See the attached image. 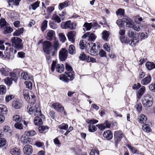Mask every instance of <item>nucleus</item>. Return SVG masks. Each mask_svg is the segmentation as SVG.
<instances>
[{"mask_svg":"<svg viewBox=\"0 0 155 155\" xmlns=\"http://www.w3.org/2000/svg\"><path fill=\"white\" fill-rule=\"evenodd\" d=\"M49 24L50 27L52 29H54L57 28V24L53 21H49Z\"/></svg>","mask_w":155,"mask_h":155,"instance_id":"55","label":"nucleus"},{"mask_svg":"<svg viewBox=\"0 0 155 155\" xmlns=\"http://www.w3.org/2000/svg\"><path fill=\"white\" fill-rule=\"evenodd\" d=\"M42 43L44 51L47 54L51 53L52 54L53 47L51 43L48 41H43Z\"/></svg>","mask_w":155,"mask_h":155,"instance_id":"6","label":"nucleus"},{"mask_svg":"<svg viewBox=\"0 0 155 155\" xmlns=\"http://www.w3.org/2000/svg\"><path fill=\"white\" fill-rule=\"evenodd\" d=\"M76 32L74 31H71L68 32L67 34L68 39H75Z\"/></svg>","mask_w":155,"mask_h":155,"instance_id":"30","label":"nucleus"},{"mask_svg":"<svg viewBox=\"0 0 155 155\" xmlns=\"http://www.w3.org/2000/svg\"><path fill=\"white\" fill-rule=\"evenodd\" d=\"M68 125L67 124L63 123L59 125L58 127V128L60 130H66L68 129Z\"/></svg>","mask_w":155,"mask_h":155,"instance_id":"48","label":"nucleus"},{"mask_svg":"<svg viewBox=\"0 0 155 155\" xmlns=\"http://www.w3.org/2000/svg\"><path fill=\"white\" fill-rule=\"evenodd\" d=\"M97 128L94 125H89L88 127V130L91 132H94L97 130Z\"/></svg>","mask_w":155,"mask_h":155,"instance_id":"49","label":"nucleus"},{"mask_svg":"<svg viewBox=\"0 0 155 155\" xmlns=\"http://www.w3.org/2000/svg\"><path fill=\"white\" fill-rule=\"evenodd\" d=\"M49 129L48 127L47 126H40L38 128L39 131L41 133L46 131Z\"/></svg>","mask_w":155,"mask_h":155,"instance_id":"51","label":"nucleus"},{"mask_svg":"<svg viewBox=\"0 0 155 155\" xmlns=\"http://www.w3.org/2000/svg\"><path fill=\"white\" fill-rule=\"evenodd\" d=\"M18 78V76L16 74H13L11 75V78L7 77L5 79V81L7 84H10L12 83V81H15L17 80Z\"/></svg>","mask_w":155,"mask_h":155,"instance_id":"13","label":"nucleus"},{"mask_svg":"<svg viewBox=\"0 0 155 155\" xmlns=\"http://www.w3.org/2000/svg\"><path fill=\"white\" fill-rule=\"evenodd\" d=\"M15 127L18 129L21 130L23 128V125L22 124L20 123L19 122L16 123L14 125Z\"/></svg>","mask_w":155,"mask_h":155,"instance_id":"57","label":"nucleus"},{"mask_svg":"<svg viewBox=\"0 0 155 155\" xmlns=\"http://www.w3.org/2000/svg\"><path fill=\"white\" fill-rule=\"evenodd\" d=\"M55 31L53 30H49L47 33V37L49 38V39H57L55 37Z\"/></svg>","mask_w":155,"mask_h":155,"instance_id":"29","label":"nucleus"},{"mask_svg":"<svg viewBox=\"0 0 155 155\" xmlns=\"http://www.w3.org/2000/svg\"><path fill=\"white\" fill-rule=\"evenodd\" d=\"M77 25L74 22H71L70 20L61 23V27L63 29H69L70 30H74L76 28Z\"/></svg>","mask_w":155,"mask_h":155,"instance_id":"5","label":"nucleus"},{"mask_svg":"<svg viewBox=\"0 0 155 155\" xmlns=\"http://www.w3.org/2000/svg\"><path fill=\"white\" fill-rule=\"evenodd\" d=\"M13 120L15 121L16 123L20 122L21 120L20 116L18 115H15L13 117Z\"/></svg>","mask_w":155,"mask_h":155,"instance_id":"58","label":"nucleus"},{"mask_svg":"<svg viewBox=\"0 0 155 155\" xmlns=\"http://www.w3.org/2000/svg\"><path fill=\"white\" fill-rule=\"evenodd\" d=\"M87 123L89 124L90 125H92L97 123L98 122L97 120L94 119H88L86 120Z\"/></svg>","mask_w":155,"mask_h":155,"instance_id":"50","label":"nucleus"},{"mask_svg":"<svg viewBox=\"0 0 155 155\" xmlns=\"http://www.w3.org/2000/svg\"><path fill=\"white\" fill-rule=\"evenodd\" d=\"M23 96L25 99L29 103L34 104L35 102V96L28 90L23 91Z\"/></svg>","mask_w":155,"mask_h":155,"instance_id":"3","label":"nucleus"},{"mask_svg":"<svg viewBox=\"0 0 155 155\" xmlns=\"http://www.w3.org/2000/svg\"><path fill=\"white\" fill-rule=\"evenodd\" d=\"M149 89L153 92H155V82L152 83L149 86Z\"/></svg>","mask_w":155,"mask_h":155,"instance_id":"62","label":"nucleus"},{"mask_svg":"<svg viewBox=\"0 0 155 155\" xmlns=\"http://www.w3.org/2000/svg\"><path fill=\"white\" fill-rule=\"evenodd\" d=\"M51 19L52 20L54 21L55 22L58 23H60L61 21V18L56 13L53 15Z\"/></svg>","mask_w":155,"mask_h":155,"instance_id":"27","label":"nucleus"},{"mask_svg":"<svg viewBox=\"0 0 155 155\" xmlns=\"http://www.w3.org/2000/svg\"><path fill=\"white\" fill-rule=\"evenodd\" d=\"M40 2L39 1H37L34 2L31 5V8L33 10H35L36 9L39 7Z\"/></svg>","mask_w":155,"mask_h":155,"instance_id":"44","label":"nucleus"},{"mask_svg":"<svg viewBox=\"0 0 155 155\" xmlns=\"http://www.w3.org/2000/svg\"><path fill=\"white\" fill-rule=\"evenodd\" d=\"M68 50L69 53L71 54L74 55L75 54V49L73 45H71L69 46Z\"/></svg>","mask_w":155,"mask_h":155,"instance_id":"39","label":"nucleus"},{"mask_svg":"<svg viewBox=\"0 0 155 155\" xmlns=\"http://www.w3.org/2000/svg\"><path fill=\"white\" fill-rule=\"evenodd\" d=\"M23 152L25 154L30 155L33 152L32 147L29 145H27L25 146L23 148Z\"/></svg>","mask_w":155,"mask_h":155,"instance_id":"12","label":"nucleus"},{"mask_svg":"<svg viewBox=\"0 0 155 155\" xmlns=\"http://www.w3.org/2000/svg\"><path fill=\"white\" fill-rule=\"evenodd\" d=\"M68 54L67 50L65 48H62L59 52V56L60 59L61 61H64L67 59Z\"/></svg>","mask_w":155,"mask_h":155,"instance_id":"8","label":"nucleus"},{"mask_svg":"<svg viewBox=\"0 0 155 155\" xmlns=\"http://www.w3.org/2000/svg\"><path fill=\"white\" fill-rule=\"evenodd\" d=\"M4 34H9L12 32L13 30V29L10 27L7 26L5 27L4 28Z\"/></svg>","mask_w":155,"mask_h":155,"instance_id":"43","label":"nucleus"},{"mask_svg":"<svg viewBox=\"0 0 155 155\" xmlns=\"http://www.w3.org/2000/svg\"><path fill=\"white\" fill-rule=\"evenodd\" d=\"M87 58L88 56H87L84 52L81 53L79 56L80 59L81 60H87Z\"/></svg>","mask_w":155,"mask_h":155,"instance_id":"54","label":"nucleus"},{"mask_svg":"<svg viewBox=\"0 0 155 155\" xmlns=\"http://www.w3.org/2000/svg\"><path fill=\"white\" fill-rule=\"evenodd\" d=\"M6 91V87L3 85H0V94L3 95L5 93Z\"/></svg>","mask_w":155,"mask_h":155,"instance_id":"52","label":"nucleus"},{"mask_svg":"<svg viewBox=\"0 0 155 155\" xmlns=\"http://www.w3.org/2000/svg\"><path fill=\"white\" fill-rule=\"evenodd\" d=\"M103 47L104 49L107 52H110V46L107 43L105 44L104 46Z\"/></svg>","mask_w":155,"mask_h":155,"instance_id":"60","label":"nucleus"},{"mask_svg":"<svg viewBox=\"0 0 155 155\" xmlns=\"http://www.w3.org/2000/svg\"><path fill=\"white\" fill-rule=\"evenodd\" d=\"M52 107L55 110L59 111H63L64 110V107L59 103H54L52 104Z\"/></svg>","mask_w":155,"mask_h":155,"instance_id":"16","label":"nucleus"},{"mask_svg":"<svg viewBox=\"0 0 155 155\" xmlns=\"http://www.w3.org/2000/svg\"><path fill=\"white\" fill-rule=\"evenodd\" d=\"M7 111V108L5 105L0 104V113L2 114H6Z\"/></svg>","mask_w":155,"mask_h":155,"instance_id":"40","label":"nucleus"},{"mask_svg":"<svg viewBox=\"0 0 155 155\" xmlns=\"http://www.w3.org/2000/svg\"><path fill=\"white\" fill-rule=\"evenodd\" d=\"M20 150L15 147H12L10 148V153L12 155H20Z\"/></svg>","mask_w":155,"mask_h":155,"instance_id":"18","label":"nucleus"},{"mask_svg":"<svg viewBox=\"0 0 155 155\" xmlns=\"http://www.w3.org/2000/svg\"><path fill=\"white\" fill-rule=\"evenodd\" d=\"M35 117L34 120V122L35 125H40L42 124V119L38 117L39 116Z\"/></svg>","mask_w":155,"mask_h":155,"instance_id":"31","label":"nucleus"},{"mask_svg":"<svg viewBox=\"0 0 155 155\" xmlns=\"http://www.w3.org/2000/svg\"><path fill=\"white\" fill-rule=\"evenodd\" d=\"M13 107L16 109L20 108L22 105V104L19 101H14L12 103Z\"/></svg>","mask_w":155,"mask_h":155,"instance_id":"26","label":"nucleus"},{"mask_svg":"<svg viewBox=\"0 0 155 155\" xmlns=\"http://www.w3.org/2000/svg\"><path fill=\"white\" fill-rule=\"evenodd\" d=\"M147 119V117L143 114L141 115L138 119V121L141 123H144Z\"/></svg>","mask_w":155,"mask_h":155,"instance_id":"41","label":"nucleus"},{"mask_svg":"<svg viewBox=\"0 0 155 155\" xmlns=\"http://www.w3.org/2000/svg\"><path fill=\"white\" fill-rule=\"evenodd\" d=\"M24 30V29L23 28H19L14 32L13 34V35L14 36H19L23 33Z\"/></svg>","mask_w":155,"mask_h":155,"instance_id":"25","label":"nucleus"},{"mask_svg":"<svg viewBox=\"0 0 155 155\" xmlns=\"http://www.w3.org/2000/svg\"><path fill=\"white\" fill-rule=\"evenodd\" d=\"M146 66L148 70H151L155 68V64L150 62H147L146 63Z\"/></svg>","mask_w":155,"mask_h":155,"instance_id":"38","label":"nucleus"},{"mask_svg":"<svg viewBox=\"0 0 155 155\" xmlns=\"http://www.w3.org/2000/svg\"><path fill=\"white\" fill-rule=\"evenodd\" d=\"M97 36L93 33L90 32L89 34L88 39H96Z\"/></svg>","mask_w":155,"mask_h":155,"instance_id":"64","label":"nucleus"},{"mask_svg":"<svg viewBox=\"0 0 155 155\" xmlns=\"http://www.w3.org/2000/svg\"><path fill=\"white\" fill-rule=\"evenodd\" d=\"M116 14L117 16H123L124 17L125 15V9L123 8H120L116 11Z\"/></svg>","mask_w":155,"mask_h":155,"instance_id":"32","label":"nucleus"},{"mask_svg":"<svg viewBox=\"0 0 155 155\" xmlns=\"http://www.w3.org/2000/svg\"><path fill=\"white\" fill-rule=\"evenodd\" d=\"M124 18L122 19H120L117 20L116 21V24L120 28L124 27Z\"/></svg>","mask_w":155,"mask_h":155,"instance_id":"35","label":"nucleus"},{"mask_svg":"<svg viewBox=\"0 0 155 155\" xmlns=\"http://www.w3.org/2000/svg\"><path fill=\"white\" fill-rule=\"evenodd\" d=\"M53 50L52 51V56H54V54L57 52L58 49L59 48L60 46L58 41H55L52 45Z\"/></svg>","mask_w":155,"mask_h":155,"instance_id":"19","label":"nucleus"},{"mask_svg":"<svg viewBox=\"0 0 155 155\" xmlns=\"http://www.w3.org/2000/svg\"><path fill=\"white\" fill-rule=\"evenodd\" d=\"M12 45L17 49H21L23 48L21 39H11Z\"/></svg>","mask_w":155,"mask_h":155,"instance_id":"9","label":"nucleus"},{"mask_svg":"<svg viewBox=\"0 0 155 155\" xmlns=\"http://www.w3.org/2000/svg\"><path fill=\"white\" fill-rule=\"evenodd\" d=\"M151 79V76L148 75L141 80V84L143 85H147L150 82Z\"/></svg>","mask_w":155,"mask_h":155,"instance_id":"23","label":"nucleus"},{"mask_svg":"<svg viewBox=\"0 0 155 155\" xmlns=\"http://www.w3.org/2000/svg\"><path fill=\"white\" fill-rule=\"evenodd\" d=\"M10 70L9 69L5 67V68H2L0 69V72L2 75L7 76Z\"/></svg>","mask_w":155,"mask_h":155,"instance_id":"28","label":"nucleus"},{"mask_svg":"<svg viewBox=\"0 0 155 155\" xmlns=\"http://www.w3.org/2000/svg\"><path fill=\"white\" fill-rule=\"evenodd\" d=\"M6 143V140L4 138H1L0 139V148L3 147L5 145Z\"/></svg>","mask_w":155,"mask_h":155,"instance_id":"63","label":"nucleus"},{"mask_svg":"<svg viewBox=\"0 0 155 155\" xmlns=\"http://www.w3.org/2000/svg\"><path fill=\"white\" fill-rule=\"evenodd\" d=\"M127 147L130 150L132 153L135 154H139V152L137 149L132 147L130 145L128 144L127 145Z\"/></svg>","mask_w":155,"mask_h":155,"instance_id":"33","label":"nucleus"},{"mask_svg":"<svg viewBox=\"0 0 155 155\" xmlns=\"http://www.w3.org/2000/svg\"><path fill=\"white\" fill-rule=\"evenodd\" d=\"M145 91V87L143 86H142L141 87L138 91L137 94L138 95V97L139 98L144 93Z\"/></svg>","mask_w":155,"mask_h":155,"instance_id":"45","label":"nucleus"},{"mask_svg":"<svg viewBox=\"0 0 155 155\" xmlns=\"http://www.w3.org/2000/svg\"><path fill=\"white\" fill-rule=\"evenodd\" d=\"M99 55L101 57H106V53L103 50L101 49L99 52Z\"/></svg>","mask_w":155,"mask_h":155,"instance_id":"59","label":"nucleus"},{"mask_svg":"<svg viewBox=\"0 0 155 155\" xmlns=\"http://www.w3.org/2000/svg\"><path fill=\"white\" fill-rule=\"evenodd\" d=\"M91 42H87L85 39H82L81 40L79 43L80 48L81 49H84L85 47L89 48L91 47Z\"/></svg>","mask_w":155,"mask_h":155,"instance_id":"11","label":"nucleus"},{"mask_svg":"<svg viewBox=\"0 0 155 155\" xmlns=\"http://www.w3.org/2000/svg\"><path fill=\"white\" fill-rule=\"evenodd\" d=\"M102 39H108L110 35V33L107 30L103 31L102 33Z\"/></svg>","mask_w":155,"mask_h":155,"instance_id":"47","label":"nucleus"},{"mask_svg":"<svg viewBox=\"0 0 155 155\" xmlns=\"http://www.w3.org/2000/svg\"><path fill=\"white\" fill-rule=\"evenodd\" d=\"M103 136L107 140H111L113 137V135L110 130H107L105 131L103 134Z\"/></svg>","mask_w":155,"mask_h":155,"instance_id":"21","label":"nucleus"},{"mask_svg":"<svg viewBox=\"0 0 155 155\" xmlns=\"http://www.w3.org/2000/svg\"><path fill=\"white\" fill-rule=\"evenodd\" d=\"M92 23H88L87 22H85L83 25V27H84L86 31H88L91 30L92 28Z\"/></svg>","mask_w":155,"mask_h":155,"instance_id":"37","label":"nucleus"},{"mask_svg":"<svg viewBox=\"0 0 155 155\" xmlns=\"http://www.w3.org/2000/svg\"><path fill=\"white\" fill-rule=\"evenodd\" d=\"M29 136L25 134V132L24 134H23L21 137V140L23 144L26 143H29L31 142V139L28 137Z\"/></svg>","mask_w":155,"mask_h":155,"instance_id":"14","label":"nucleus"},{"mask_svg":"<svg viewBox=\"0 0 155 155\" xmlns=\"http://www.w3.org/2000/svg\"><path fill=\"white\" fill-rule=\"evenodd\" d=\"M96 126L101 130H104L106 128H109L110 126V124L108 121H106L103 124H98Z\"/></svg>","mask_w":155,"mask_h":155,"instance_id":"15","label":"nucleus"},{"mask_svg":"<svg viewBox=\"0 0 155 155\" xmlns=\"http://www.w3.org/2000/svg\"><path fill=\"white\" fill-rule=\"evenodd\" d=\"M136 32H134L132 31H129L128 33V36L131 38H136Z\"/></svg>","mask_w":155,"mask_h":155,"instance_id":"53","label":"nucleus"},{"mask_svg":"<svg viewBox=\"0 0 155 155\" xmlns=\"http://www.w3.org/2000/svg\"><path fill=\"white\" fill-rule=\"evenodd\" d=\"M21 76L22 78L25 80H28L29 79L32 80V77H30L27 72H23L21 73Z\"/></svg>","mask_w":155,"mask_h":155,"instance_id":"42","label":"nucleus"},{"mask_svg":"<svg viewBox=\"0 0 155 155\" xmlns=\"http://www.w3.org/2000/svg\"><path fill=\"white\" fill-rule=\"evenodd\" d=\"M123 136V134L120 131H117L115 132L114 134V138L117 141H120Z\"/></svg>","mask_w":155,"mask_h":155,"instance_id":"24","label":"nucleus"},{"mask_svg":"<svg viewBox=\"0 0 155 155\" xmlns=\"http://www.w3.org/2000/svg\"><path fill=\"white\" fill-rule=\"evenodd\" d=\"M55 68L56 71L60 73L63 72L64 69V66L63 64H57L55 61H53L51 66V71H54Z\"/></svg>","mask_w":155,"mask_h":155,"instance_id":"7","label":"nucleus"},{"mask_svg":"<svg viewBox=\"0 0 155 155\" xmlns=\"http://www.w3.org/2000/svg\"><path fill=\"white\" fill-rule=\"evenodd\" d=\"M65 68L67 71L66 72L67 75L66 76L65 75H61L60 79L65 82H67L69 80L72 81L74 78V75L72 71V67L67 63L65 64Z\"/></svg>","mask_w":155,"mask_h":155,"instance_id":"1","label":"nucleus"},{"mask_svg":"<svg viewBox=\"0 0 155 155\" xmlns=\"http://www.w3.org/2000/svg\"><path fill=\"white\" fill-rule=\"evenodd\" d=\"M142 129L147 132H149L151 131V129L149 125L146 124L142 126Z\"/></svg>","mask_w":155,"mask_h":155,"instance_id":"46","label":"nucleus"},{"mask_svg":"<svg viewBox=\"0 0 155 155\" xmlns=\"http://www.w3.org/2000/svg\"><path fill=\"white\" fill-rule=\"evenodd\" d=\"M91 48L90 51V54L93 55H96L97 54V50L96 49V45L95 43H92L91 42Z\"/></svg>","mask_w":155,"mask_h":155,"instance_id":"22","label":"nucleus"},{"mask_svg":"<svg viewBox=\"0 0 155 155\" xmlns=\"http://www.w3.org/2000/svg\"><path fill=\"white\" fill-rule=\"evenodd\" d=\"M25 134L29 136H32L35 135L36 133L35 130H31L30 131H26Z\"/></svg>","mask_w":155,"mask_h":155,"instance_id":"56","label":"nucleus"},{"mask_svg":"<svg viewBox=\"0 0 155 155\" xmlns=\"http://www.w3.org/2000/svg\"><path fill=\"white\" fill-rule=\"evenodd\" d=\"M124 21L126 23V27L131 28L134 24L133 20L129 17L125 15L124 17Z\"/></svg>","mask_w":155,"mask_h":155,"instance_id":"10","label":"nucleus"},{"mask_svg":"<svg viewBox=\"0 0 155 155\" xmlns=\"http://www.w3.org/2000/svg\"><path fill=\"white\" fill-rule=\"evenodd\" d=\"M25 84L26 87L30 89L32 88V84L31 82L30 81H26L25 82Z\"/></svg>","mask_w":155,"mask_h":155,"instance_id":"61","label":"nucleus"},{"mask_svg":"<svg viewBox=\"0 0 155 155\" xmlns=\"http://www.w3.org/2000/svg\"><path fill=\"white\" fill-rule=\"evenodd\" d=\"M8 23L6 22L5 19L1 18L0 19V28L4 29L6 27Z\"/></svg>","mask_w":155,"mask_h":155,"instance_id":"34","label":"nucleus"},{"mask_svg":"<svg viewBox=\"0 0 155 155\" xmlns=\"http://www.w3.org/2000/svg\"><path fill=\"white\" fill-rule=\"evenodd\" d=\"M137 39H120V41L121 42L124 43H126L127 44H129L132 46L135 45V41L134 40L136 41ZM137 41H136V42Z\"/></svg>","mask_w":155,"mask_h":155,"instance_id":"20","label":"nucleus"},{"mask_svg":"<svg viewBox=\"0 0 155 155\" xmlns=\"http://www.w3.org/2000/svg\"><path fill=\"white\" fill-rule=\"evenodd\" d=\"M70 4V2L69 0H66L64 2L60 3L58 4V9L60 11L61 10L64 8L67 7Z\"/></svg>","mask_w":155,"mask_h":155,"instance_id":"17","label":"nucleus"},{"mask_svg":"<svg viewBox=\"0 0 155 155\" xmlns=\"http://www.w3.org/2000/svg\"><path fill=\"white\" fill-rule=\"evenodd\" d=\"M48 21L45 19L42 22L41 25V31L44 32L47 27Z\"/></svg>","mask_w":155,"mask_h":155,"instance_id":"36","label":"nucleus"},{"mask_svg":"<svg viewBox=\"0 0 155 155\" xmlns=\"http://www.w3.org/2000/svg\"><path fill=\"white\" fill-rule=\"evenodd\" d=\"M28 105L27 106L28 111V113L31 114L34 112L35 116H44L42 115L41 111L38 104L36 105L35 106H33V104Z\"/></svg>","mask_w":155,"mask_h":155,"instance_id":"2","label":"nucleus"},{"mask_svg":"<svg viewBox=\"0 0 155 155\" xmlns=\"http://www.w3.org/2000/svg\"><path fill=\"white\" fill-rule=\"evenodd\" d=\"M141 101L142 104L144 107H149L152 105L153 99L151 95L147 94L144 96Z\"/></svg>","mask_w":155,"mask_h":155,"instance_id":"4","label":"nucleus"}]
</instances>
